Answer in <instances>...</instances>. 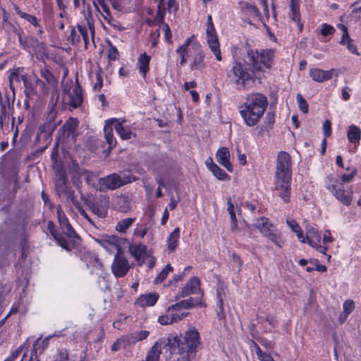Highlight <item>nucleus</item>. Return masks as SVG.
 <instances>
[{
	"label": "nucleus",
	"mask_w": 361,
	"mask_h": 361,
	"mask_svg": "<svg viewBox=\"0 0 361 361\" xmlns=\"http://www.w3.org/2000/svg\"><path fill=\"white\" fill-rule=\"evenodd\" d=\"M323 132L325 135V137H328L331 134V124L329 120H326L322 126Z\"/></svg>",
	"instance_id": "obj_58"
},
{
	"label": "nucleus",
	"mask_w": 361,
	"mask_h": 361,
	"mask_svg": "<svg viewBox=\"0 0 361 361\" xmlns=\"http://www.w3.org/2000/svg\"><path fill=\"white\" fill-rule=\"evenodd\" d=\"M56 190L59 195L67 192L66 179L63 175H60L56 182Z\"/></svg>",
	"instance_id": "obj_43"
},
{
	"label": "nucleus",
	"mask_w": 361,
	"mask_h": 361,
	"mask_svg": "<svg viewBox=\"0 0 361 361\" xmlns=\"http://www.w3.org/2000/svg\"><path fill=\"white\" fill-rule=\"evenodd\" d=\"M239 50L233 54V61L231 70L228 72V77L231 83L238 90H247L250 81H253V71L250 70Z\"/></svg>",
	"instance_id": "obj_5"
},
{
	"label": "nucleus",
	"mask_w": 361,
	"mask_h": 361,
	"mask_svg": "<svg viewBox=\"0 0 361 361\" xmlns=\"http://www.w3.org/2000/svg\"><path fill=\"white\" fill-rule=\"evenodd\" d=\"M325 184L326 189L340 202L346 206L351 204L353 197L351 186L345 185L338 178L331 176H327Z\"/></svg>",
	"instance_id": "obj_8"
},
{
	"label": "nucleus",
	"mask_w": 361,
	"mask_h": 361,
	"mask_svg": "<svg viewBox=\"0 0 361 361\" xmlns=\"http://www.w3.org/2000/svg\"><path fill=\"white\" fill-rule=\"evenodd\" d=\"M78 125V121L75 118H70L66 123L64 127L68 129L69 130H73Z\"/></svg>",
	"instance_id": "obj_59"
},
{
	"label": "nucleus",
	"mask_w": 361,
	"mask_h": 361,
	"mask_svg": "<svg viewBox=\"0 0 361 361\" xmlns=\"http://www.w3.org/2000/svg\"><path fill=\"white\" fill-rule=\"evenodd\" d=\"M130 269L128 260L120 254L114 257L111 265V270L116 277H122L125 276Z\"/></svg>",
	"instance_id": "obj_18"
},
{
	"label": "nucleus",
	"mask_w": 361,
	"mask_h": 361,
	"mask_svg": "<svg viewBox=\"0 0 361 361\" xmlns=\"http://www.w3.org/2000/svg\"><path fill=\"white\" fill-rule=\"evenodd\" d=\"M242 55H245L243 60L247 65L252 66L255 70H262L263 67L269 69L272 65L274 51L271 49L262 50L261 52L254 51L248 45L239 49Z\"/></svg>",
	"instance_id": "obj_7"
},
{
	"label": "nucleus",
	"mask_w": 361,
	"mask_h": 361,
	"mask_svg": "<svg viewBox=\"0 0 361 361\" xmlns=\"http://www.w3.org/2000/svg\"><path fill=\"white\" fill-rule=\"evenodd\" d=\"M198 305H202L201 301L190 298L176 303V307H180L184 310L190 309Z\"/></svg>",
	"instance_id": "obj_41"
},
{
	"label": "nucleus",
	"mask_w": 361,
	"mask_h": 361,
	"mask_svg": "<svg viewBox=\"0 0 361 361\" xmlns=\"http://www.w3.org/2000/svg\"><path fill=\"white\" fill-rule=\"evenodd\" d=\"M286 222L290 230L296 234L298 240L302 243H306L307 238H305V235L298 223L291 217H288Z\"/></svg>",
	"instance_id": "obj_30"
},
{
	"label": "nucleus",
	"mask_w": 361,
	"mask_h": 361,
	"mask_svg": "<svg viewBox=\"0 0 361 361\" xmlns=\"http://www.w3.org/2000/svg\"><path fill=\"white\" fill-rule=\"evenodd\" d=\"M344 313L350 314L355 309V302L352 300H347L343 304Z\"/></svg>",
	"instance_id": "obj_52"
},
{
	"label": "nucleus",
	"mask_w": 361,
	"mask_h": 361,
	"mask_svg": "<svg viewBox=\"0 0 361 361\" xmlns=\"http://www.w3.org/2000/svg\"><path fill=\"white\" fill-rule=\"evenodd\" d=\"M216 159L217 162L224 166L228 171H233V168L230 161L231 153L228 148L226 147L219 148L216 153Z\"/></svg>",
	"instance_id": "obj_21"
},
{
	"label": "nucleus",
	"mask_w": 361,
	"mask_h": 361,
	"mask_svg": "<svg viewBox=\"0 0 361 361\" xmlns=\"http://www.w3.org/2000/svg\"><path fill=\"white\" fill-rule=\"evenodd\" d=\"M307 238V242L311 247L315 248L318 252L326 255L327 247L320 244L321 236L316 228L312 226H310L307 228V235H305Z\"/></svg>",
	"instance_id": "obj_17"
},
{
	"label": "nucleus",
	"mask_w": 361,
	"mask_h": 361,
	"mask_svg": "<svg viewBox=\"0 0 361 361\" xmlns=\"http://www.w3.org/2000/svg\"><path fill=\"white\" fill-rule=\"evenodd\" d=\"M200 287V280L197 277H192L185 286L182 290V296L197 293Z\"/></svg>",
	"instance_id": "obj_31"
},
{
	"label": "nucleus",
	"mask_w": 361,
	"mask_h": 361,
	"mask_svg": "<svg viewBox=\"0 0 361 361\" xmlns=\"http://www.w3.org/2000/svg\"><path fill=\"white\" fill-rule=\"evenodd\" d=\"M167 8L170 13L176 11L178 8V6L176 0H169L167 3Z\"/></svg>",
	"instance_id": "obj_64"
},
{
	"label": "nucleus",
	"mask_w": 361,
	"mask_h": 361,
	"mask_svg": "<svg viewBox=\"0 0 361 361\" xmlns=\"http://www.w3.org/2000/svg\"><path fill=\"white\" fill-rule=\"evenodd\" d=\"M14 11L20 18L25 19V20H27V22H29L35 27L38 26V21L36 17L28 13H26L25 12H23L22 11H20L19 7L16 6H14Z\"/></svg>",
	"instance_id": "obj_39"
},
{
	"label": "nucleus",
	"mask_w": 361,
	"mask_h": 361,
	"mask_svg": "<svg viewBox=\"0 0 361 361\" xmlns=\"http://www.w3.org/2000/svg\"><path fill=\"white\" fill-rule=\"evenodd\" d=\"M135 221V218H126L122 219L116 224L115 229L118 233H124L131 226Z\"/></svg>",
	"instance_id": "obj_38"
},
{
	"label": "nucleus",
	"mask_w": 361,
	"mask_h": 361,
	"mask_svg": "<svg viewBox=\"0 0 361 361\" xmlns=\"http://www.w3.org/2000/svg\"><path fill=\"white\" fill-rule=\"evenodd\" d=\"M254 349L257 354V358L260 361H274L270 353L263 352L260 349L259 346L255 343H254Z\"/></svg>",
	"instance_id": "obj_44"
},
{
	"label": "nucleus",
	"mask_w": 361,
	"mask_h": 361,
	"mask_svg": "<svg viewBox=\"0 0 361 361\" xmlns=\"http://www.w3.org/2000/svg\"><path fill=\"white\" fill-rule=\"evenodd\" d=\"M334 69L324 71L320 68H311L310 70V77L317 82H323L327 81L332 78Z\"/></svg>",
	"instance_id": "obj_24"
},
{
	"label": "nucleus",
	"mask_w": 361,
	"mask_h": 361,
	"mask_svg": "<svg viewBox=\"0 0 361 361\" xmlns=\"http://www.w3.org/2000/svg\"><path fill=\"white\" fill-rule=\"evenodd\" d=\"M102 11L101 13L103 16V18L106 20H112V17L110 14V11H109V9L108 8V7L106 6V5H103L102 6Z\"/></svg>",
	"instance_id": "obj_62"
},
{
	"label": "nucleus",
	"mask_w": 361,
	"mask_h": 361,
	"mask_svg": "<svg viewBox=\"0 0 361 361\" xmlns=\"http://www.w3.org/2000/svg\"><path fill=\"white\" fill-rule=\"evenodd\" d=\"M56 214L62 233H57L52 221L48 223V229L56 239L59 245L69 251L73 245V240L77 237L76 233L70 225L68 220L60 206L56 208Z\"/></svg>",
	"instance_id": "obj_6"
},
{
	"label": "nucleus",
	"mask_w": 361,
	"mask_h": 361,
	"mask_svg": "<svg viewBox=\"0 0 361 361\" xmlns=\"http://www.w3.org/2000/svg\"><path fill=\"white\" fill-rule=\"evenodd\" d=\"M267 106V97L260 93H252L247 96L245 102L240 106V114L245 124L255 126L264 114Z\"/></svg>",
	"instance_id": "obj_4"
},
{
	"label": "nucleus",
	"mask_w": 361,
	"mask_h": 361,
	"mask_svg": "<svg viewBox=\"0 0 361 361\" xmlns=\"http://www.w3.org/2000/svg\"><path fill=\"white\" fill-rule=\"evenodd\" d=\"M292 160L290 155L281 151L278 153L274 174V190L277 195L285 202L290 197Z\"/></svg>",
	"instance_id": "obj_1"
},
{
	"label": "nucleus",
	"mask_w": 361,
	"mask_h": 361,
	"mask_svg": "<svg viewBox=\"0 0 361 361\" xmlns=\"http://www.w3.org/2000/svg\"><path fill=\"white\" fill-rule=\"evenodd\" d=\"M357 169L355 168H353V169H352L350 173H348V174L343 173L338 178L340 180L341 182H342L343 183L345 184V183H349V182L352 181L354 179V178L355 177V176L357 175Z\"/></svg>",
	"instance_id": "obj_47"
},
{
	"label": "nucleus",
	"mask_w": 361,
	"mask_h": 361,
	"mask_svg": "<svg viewBox=\"0 0 361 361\" xmlns=\"http://www.w3.org/2000/svg\"><path fill=\"white\" fill-rule=\"evenodd\" d=\"M149 332L146 330L133 332L130 334L125 336L128 345L134 344L137 341H142L149 336Z\"/></svg>",
	"instance_id": "obj_35"
},
{
	"label": "nucleus",
	"mask_w": 361,
	"mask_h": 361,
	"mask_svg": "<svg viewBox=\"0 0 361 361\" xmlns=\"http://www.w3.org/2000/svg\"><path fill=\"white\" fill-rule=\"evenodd\" d=\"M83 260L86 262L87 268L92 269V272H95L97 274H102L103 264L95 255L87 253L84 255Z\"/></svg>",
	"instance_id": "obj_23"
},
{
	"label": "nucleus",
	"mask_w": 361,
	"mask_h": 361,
	"mask_svg": "<svg viewBox=\"0 0 361 361\" xmlns=\"http://www.w3.org/2000/svg\"><path fill=\"white\" fill-rule=\"evenodd\" d=\"M137 179V178L130 173H112L104 178H99V189L102 190H115Z\"/></svg>",
	"instance_id": "obj_9"
},
{
	"label": "nucleus",
	"mask_w": 361,
	"mask_h": 361,
	"mask_svg": "<svg viewBox=\"0 0 361 361\" xmlns=\"http://www.w3.org/2000/svg\"><path fill=\"white\" fill-rule=\"evenodd\" d=\"M95 241L110 254H121L123 240L115 235H104L96 238Z\"/></svg>",
	"instance_id": "obj_12"
},
{
	"label": "nucleus",
	"mask_w": 361,
	"mask_h": 361,
	"mask_svg": "<svg viewBox=\"0 0 361 361\" xmlns=\"http://www.w3.org/2000/svg\"><path fill=\"white\" fill-rule=\"evenodd\" d=\"M128 344L126 342V338H125V336H123L117 339V341L113 343V345H111V350L113 351H117L121 348H126Z\"/></svg>",
	"instance_id": "obj_48"
},
{
	"label": "nucleus",
	"mask_w": 361,
	"mask_h": 361,
	"mask_svg": "<svg viewBox=\"0 0 361 361\" xmlns=\"http://www.w3.org/2000/svg\"><path fill=\"white\" fill-rule=\"evenodd\" d=\"M167 312L171 314L173 322H177L186 317L188 314L180 307H176V304L167 308Z\"/></svg>",
	"instance_id": "obj_34"
},
{
	"label": "nucleus",
	"mask_w": 361,
	"mask_h": 361,
	"mask_svg": "<svg viewBox=\"0 0 361 361\" xmlns=\"http://www.w3.org/2000/svg\"><path fill=\"white\" fill-rule=\"evenodd\" d=\"M127 316L120 314L118 319H117L114 323L113 326L117 329H123L126 324Z\"/></svg>",
	"instance_id": "obj_51"
},
{
	"label": "nucleus",
	"mask_w": 361,
	"mask_h": 361,
	"mask_svg": "<svg viewBox=\"0 0 361 361\" xmlns=\"http://www.w3.org/2000/svg\"><path fill=\"white\" fill-rule=\"evenodd\" d=\"M113 207L121 212H128L132 209V202L128 197L121 195L114 200Z\"/></svg>",
	"instance_id": "obj_27"
},
{
	"label": "nucleus",
	"mask_w": 361,
	"mask_h": 361,
	"mask_svg": "<svg viewBox=\"0 0 361 361\" xmlns=\"http://www.w3.org/2000/svg\"><path fill=\"white\" fill-rule=\"evenodd\" d=\"M48 340L49 338H38L35 341L28 361H41L40 355L47 345Z\"/></svg>",
	"instance_id": "obj_22"
},
{
	"label": "nucleus",
	"mask_w": 361,
	"mask_h": 361,
	"mask_svg": "<svg viewBox=\"0 0 361 361\" xmlns=\"http://www.w3.org/2000/svg\"><path fill=\"white\" fill-rule=\"evenodd\" d=\"M162 4H163V1L158 4V6H157L158 12L156 16V20L159 23H161V24L164 23L163 20H164V13H165L164 10L162 8Z\"/></svg>",
	"instance_id": "obj_57"
},
{
	"label": "nucleus",
	"mask_w": 361,
	"mask_h": 361,
	"mask_svg": "<svg viewBox=\"0 0 361 361\" xmlns=\"http://www.w3.org/2000/svg\"><path fill=\"white\" fill-rule=\"evenodd\" d=\"M210 171L219 180H230V176L217 164L211 169Z\"/></svg>",
	"instance_id": "obj_42"
},
{
	"label": "nucleus",
	"mask_w": 361,
	"mask_h": 361,
	"mask_svg": "<svg viewBox=\"0 0 361 361\" xmlns=\"http://www.w3.org/2000/svg\"><path fill=\"white\" fill-rule=\"evenodd\" d=\"M94 27L90 23H88V26L86 25H78L77 30L75 29L72 30L69 38L72 41L73 43L78 42L80 40V36L78 35V32L82 37V39L85 43V46L87 48L89 42V32L92 37L93 38L94 35Z\"/></svg>",
	"instance_id": "obj_15"
},
{
	"label": "nucleus",
	"mask_w": 361,
	"mask_h": 361,
	"mask_svg": "<svg viewBox=\"0 0 361 361\" xmlns=\"http://www.w3.org/2000/svg\"><path fill=\"white\" fill-rule=\"evenodd\" d=\"M173 271V267L171 264H167L157 275L154 279V283L158 284L163 282L168 276L169 274Z\"/></svg>",
	"instance_id": "obj_45"
},
{
	"label": "nucleus",
	"mask_w": 361,
	"mask_h": 361,
	"mask_svg": "<svg viewBox=\"0 0 361 361\" xmlns=\"http://www.w3.org/2000/svg\"><path fill=\"white\" fill-rule=\"evenodd\" d=\"M9 82L11 89L13 90L15 86L20 84L23 78L26 75L22 73L23 68H17L9 71Z\"/></svg>",
	"instance_id": "obj_33"
},
{
	"label": "nucleus",
	"mask_w": 361,
	"mask_h": 361,
	"mask_svg": "<svg viewBox=\"0 0 361 361\" xmlns=\"http://www.w3.org/2000/svg\"><path fill=\"white\" fill-rule=\"evenodd\" d=\"M228 212L231 217L232 228H234L237 226V219L235 214L234 205L232 204L231 200L228 201Z\"/></svg>",
	"instance_id": "obj_49"
},
{
	"label": "nucleus",
	"mask_w": 361,
	"mask_h": 361,
	"mask_svg": "<svg viewBox=\"0 0 361 361\" xmlns=\"http://www.w3.org/2000/svg\"><path fill=\"white\" fill-rule=\"evenodd\" d=\"M176 52L180 57V64L188 63L191 71H202L206 68L205 53L194 35L187 37Z\"/></svg>",
	"instance_id": "obj_3"
},
{
	"label": "nucleus",
	"mask_w": 361,
	"mask_h": 361,
	"mask_svg": "<svg viewBox=\"0 0 361 361\" xmlns=\"http://www.w3.org/2000/svg\"><path fill=\"white\" fill-rule=\"evenodd\" d=\"M237 157L238 162L241 166H245L247 164L246 154L244 153H241L238 148H237Z\"/></svg>",
	"instance_id": "obj_63"
},
{
	"label": "nucleus",
	"mask_w": 361,
	"mask_h": 361,
	"mask_svg": "<svg viewBox=\"0 0 361 361\" xmlns=\"http://www.w3.org/2000/svg\"><path fill=\"white\" fill-rule=\"evenodd\" d=\"M201 344L198 331L190 328L183 335L173 338L170 345L169 361H190V355L196 353Z\"/></svg>",
	"instance_id": "obj_2"
},
{
	"label": "nucleus",
	"mask_w": 361,
	"mask_h": 361,
	"mask_svg": "<svg viewBox=\"0 0 361 361\" xmlns=\"http://www.w3.org/2000/svg\"><path fill=\"white\" fill-rule=\"evenodd\" d=\"M162 29L164 32L165 39L167 42H170L171 39V32L168 24L163 23Z\"/></svg>",
	"instance_id": "obj_60"
},
{
	"label": "nucleus",
	"mask_w": 361,
	"mask_h": 361,
	"mask_svg": "<svg viewBox=\"0 0 361 361\" xmlns=\"http://www.w3.org/2000/svg\"><path fill=\"white\" fill-rule=\"evenodd\" d=\"M335 32V29L332 25H330L326 23H323L322 25L321 34L322 35L326 37L329 35L334 34Z\"/></svg>",
	"instance_id": "obj_53"
},
{
	"label": "nucleus",
	"mask_w": 361,
	"mask_h": 361,
	"mask_svg": "<svg viewBox=\"0 0 361 361\" xmlns=\"http://www.w3.org/2000/svg\"><path fill=\"white\" fill-rule=\"evenodd\" d=\"M159 295L157 293H149L140 295L135 304L140 307H147L154 306L157 302Z\"/></svg>",
	"instance_id": "obj_25"
},
{
	"label": "nucleus",
	"mask_w": 361,
	"mask_h": 361,
	"mask_svg": "<svg viewBox=\"0 0 361 361\" xmlns=\"http://www.w3.org/2000/svg\"><path fill=\"white\" fill-rule=\"evenodd\" d=\"M240 6L241 9L246 12L249 16H257L259 15L257 8L250 2L241 1L240 2Z\"/></svg>",
	"instance_id": "obj_40"
},
{
	"label": "nucleus",
	"mask_w": 361,
	"mask_h": 361,
	"mask_svg": "<svg viewBox=\"0 0 361 361\" xmlns=\"http://www.w3.org/2000/svg\"><path fill=\"white\" fill-rule=\"evenodd\" d=\"M86 204L91 209L92 212L100 218H104L107 215L109 200L105 196L99 198L91 199L85 201Z\"/></svg>",
	"instance_id": "obj_13"
},
{
	"label": "nucleus",
	"mask_w": 361,
	"mask_h": 361,
	"mask_svg": "<svg viewBox=\"0 0 361 361\" xmlns=\"http://www.w3.org/2000/svg\"><path fill=\"white\" fill-rule=\"evenodd\" d=\"M180 236L179 228H176L172 233H170L168 240L167 245L169 251L173 252L178 245V238Z\"/></svg>",
	"instance_id": "obj_37"
},
{
	"label": "nucleus",
	"mask_w": 361,
	"mask_h": 361,
	"mask_svg": "<svg viewBox=\"0 0 361 361\" xmlns=\"http://www.w3.org/2000/svg\"><path fill=\"white\" fill-rule=\"evenodd\" d=\"M129 252L134 257L137 264L142 266L147 259L148 256H150L151 250H148L147 246L142 244H133L129 246Z\"/></svg>",
	"instance_id": "obj_16"
},
{
	"label": "nucleus",
	"mask_w": 361,
	"mask_h": 361,
	"mask_svg": "<svg viewBox=\"0 0 361 361\" xmlns=\"http://www.w3.org/2000/svg\"><path fill=\"white\" fill-rule=\"evenodd\" d=\"M93 82V90L95 92H98L103 87V75L101 71H98L95 73L94 80Z\"/></svg>",
	"instance_id": "obj_46"
},
{
	"label": "nucleus",
	"mask_w": 361,
	"mask_h": 361,
	"mask_svg": "<svg viewBox=\"0 0 361 361\" xmlns=\"http://www.w3.org/2000/svg\"><path fill=\"white\" fill-rule=\"evenodd\" d=\"M296 99L298 104V107L300 111L304 114H307L308 112V104L307 102L304 99L300 94H297Z\"/></svg>",
	"instance_id": "obj_50"
},
{
	"label": "nucleus",
	"mask_w": 361,
	"mask_h": 361,
	"mask_svg": "<svg viewBox=\"0 0 361 361\" xmlns=\"http://www.w3.org/2000/svg\"><path fill=\"white\" fill-rule=\"evenodd\" d=\"M158 322L161 325H168L173 323L171 314L168 313L167 312L166 314L159 317Z\"/></svg>",
	"instance_id": "obj_55"
},
{
	"label": "nucleus",
	"mask_w": 361,
	"mask_h": 361,
	"mask_svg": "<svg viewBox=\"0 0 361 361\" xmlns=\"http://www.w3.org/2000/svg\"><path fill=\"white\" fill-rule=\"evenodd\" d=\"M83 176L89 185H94L95 181L97 180V176L94 173L90 171H86L83 173Z\"/></svg>",
	"instance_id": "obj_56"
},
{
	"label": "nucleus",
	"mask_w": 361,
	"mask_h": 361,
	"mask_svg": "<svg viewBox=\"0 0 361 361\" xmlns=\"http://www.w3.org/2000/svg\"><path fill=\"white\" fill-rule=\"evenodd\" d=\"M266 322L270 325L271 327L267 328V331H271L273 328H274L277 325V321L276 319L271 316L268 315L266 317Z\"/></svg>",
	"instance_id": "obj_61"
},
{
	"label": "nucleus",
	"mask_w": 361,
	"mask_h": 361,
	"mask_svg": "<svg viewBox=\"0 0 361 361\" xmlns=\"http://www.w3.org/2000/svg\"><path fill=\"white\" fill-rule=\"evenodd\" d=\"M150 61L151 56L147 55L145 52L141 54L137 58V67L143 78L146 77L147 73L149 71Z\"/></svg>",
	"instance_id": "obj_29"
},
{
	"label": "nucleus",
	"mask_w": 361,
	"mask_h": 361,
	"mask_svg": "<svg viewBox=\"0 0 361 361\" xmlns=\"http://www.w3.org/2000/svg\"><path fill=\"white\" fill-rule=\"evenodd\" d=\"M63 99L64 103L73 108L79 106L82 102V90L80 87L75 85L68 90H64Z\"/></svg>",
	"instance_id": "obj_14"
},
{
	"label": "nucleus",
	"mask_w": 361,
	"mask_h": 361,
	"mask_svg": "<svg viewBox=\"0 0 361 361\" xmlns=\"http://www.w3.org/2000/svg\"><path fill=\"white\" fill-rule=\"evenodd\" d=\"M216 297H217V310L216 314L219 320L224 319L226 318V313L224 310V301L227 296V288L224 283H219L217 286L216 289Z\"/></svg>",
	"instance_id": "obj_19"
},
{
	"label": "nucleus",
	"mask_w": 361,
	"mask_h": 361,
	"mask_svg": "<svg viewBox=\"0 0 361 361\" xmlns=\"http://www.w3.org/2000/svg\"><path fill=\"white\" fill-rule=\"evenodd\" d=\"M114 126L112 123H107V120L105 121L104 127V137L109 145L108 149L110 151L113 147L116 145V141L113 135Z\"/></svg>",
	"instance_id": "obj_36"
},
{
	"label": "nucleus",
	"mask_w": 361,
	"mask_h": 361,
	"mask_svg": "<svg viewBox=\"0 0 361 361\" xmlns=\"http://www.w3.org/2000/svg\"><path fill=\"white\" fill-rule=\"evenodd\" d=\"M207 43L218 61L222 60L221 51L218 36L212 22L211 16H207V28H206Z\"/></svg>",
	"instance_id": "obj_11"
},
{
	"label": "nucleus",
	"mask_w": 361,
	"mask_h": 361,
	"mask_svg": "<svg viewBox=\"0 0 361 361\" xmlns=\"http://www.w3.org/2000/svg\"><path fill=\"white\" fill-rule=\"evenodd\" d=\"M255 226L264 237L267 238L276 246L281 247L284 245V240L280 233L267 218L262 217L257 219Z\"/></svg>",
	"instance_id": "obj_10"
},
{
	"label": "nucleus",
	"mask_w": 361,
	"mask_h": 361,
	"mask_svg": "<svg viewBox=\"0 0 361 361\" xmlns=\"http://www.w3.org/2000/svg\"><path fill=\"white\" fill-rule=\"evenodd\" d=\"M118 56V51L116 47L109 44L108 49V58L110 60L115 61Z\"/></svg>",
	"instance_id": "obj_54"
},
{
	"label": "nucleus",
	"mask_w": 361,
	"mask_h": 361,
	"mask_svg": "<svg viewBox=\"0 0 361 361\" xmlns=\"http://www.w3.org/2000/svg\"><path fill=\"white\" fill-rule=\"evenodd\" d=\"M339 28L343 31L340 44L345 46L348 50L355 55H360L356 46L353 43V39L348 35V29L344 25H339Z\"/></svg>",
	"instance_id": "obj_26"
},
{
	"label": "nucleus",
	"mask_w": 361,
	"mask_h": 361,
	"mask_svg": "<svg viewBox=\"0 0 361 361\" xmlns=\"http://www.w3.org/2000/svg\"><path fill=\"white\" fill-rule=\"evenodd\" d=\"M347 138L349 142L357 147L361 140V129L354 124L349 126L347 131Z\"/></svg>",
	"instance_id": "obj_28"
},
{
	"label": "nucleus",
	"mask_w": 361,
	"mask_h": 361,
	"mask_svg": "<svg viewBox=\"0 0 361 361\" xmlns=\"http://www.w3.org/2000/svg\"><path fill=\"white\" fill-rule=\"evenodd\" d=\"M125 120L120 118H111L107 120V123H112L114 128L122 140H129L133 136L130 129L124 125Z\"/></svg>",
	"instance_id": "obj_20"
},
{
	"label": "nucleus",
	"mask_w": 361,
	"mask_h": 361,
	"mask_svg": "<svg viewBox=\"0 0 361 361\" xmlns=\"http://www.w3.org/2000/svg\"><path fill=\"white\" fill-rule=\"evenodd\" d=\"M290 17L295 21L299 27L300 31L302 30V25L300 23V3L299 0H290Z\"/></svg>",
	"instance_id": "obj_32"
}]
</instances>
